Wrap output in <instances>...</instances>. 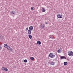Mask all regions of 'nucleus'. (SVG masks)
<instances>
[{"label":"nucleus","mask_w":73,"mask_h":73,"mask_svg":"<svg viewBox=\"0 0 73 73\" xmlns=\"http://www.w3.org/2000/svg\"><path fill=\"white\" fill-rule=\"evenodd\" d=\"M68 54L70 56H73V52L71 51H70L68 52Z\"/></svg>","instance_id":"f257e3e1"},{"label":"nucleus","mask_w":73,"mask_h":73,"mask_svg":"<svg viewBox=\"0 0 73 73\" xmlns=\"http://www.w3.org/2000/svg\"><path fill=\"white\" fill-rule=\"evenodd\" d=\"M49 56L50 58H53L55 56L54 54L53 53H50L49 54Z\"/></svg>","instance_id":"f03ea898"},{"label":"nucleus","mask_w":73,"mask_h":73,"mask_svg":"<svg viewBox=\"0 0 73 73\" xmlns=\"http://www.w3.org/2000/svg\"><path fill=\"white\" fill-rule=\"evenodd\" d=\"M0 39H1V40H5L4 37L1 35H0Z\"/></svg>","instance_id":"7ed1b4c3"},{"label":"nucleus","mask_w":73,"mask_h":73,"mask_svg":"<svg viewBox=\"0 0 73 73\" xmlns=\"http://www.w3.org/2000/svg\"><path fill=\"white\" fill-rule=\"evenodd\" d=\"M57 17L59 19H61L62 17V16L60 14H58L57 15Z\"/></svg>","instance_id":"20e7f679"},{"label":"nucleus","mask_w":73,"mask_h":73,"mask_svg":"<svg viewBox=\"0 0 73 73\" xmlns=\"http://www.w3.org/2000/svg\"><path fill=\"white\" fill-rule=\"evenodd\" d=\"M2 70H3V71H8V69L5 67H2L1 68Z\"/></svg>","instance_id":"39448f33"},{"label":"nucleus","mask_w":73,"mask_h":73,"mask_svg":"<svg viewBox=\"0 0 73 73\" xmlns=\"http://www.w3.org/2000/svg\"><path fill=\"white\" fill-rule=\"evenodd\" d=\"M4 46L5 48H6L7 49L8 48V47H9V46H8L7 44H5L4 45Z\"/></svg>","instance_id":"423d86ee"},{"label":"nucleus","mask_w":73,"mask_h":73,"mask_svg":"<svg viewBox=\"0 0 73 73\" xmlns=\"http://www.w3.org/2000/svg\"><path fill=\"white\" fill-rule=\"evenodd\" d=\"M40 27H41V28H42H42H43L44 29V28L45 27V25H44V24H42L41 25Z\"/></svg>","instance_id":"0eeeda50"},{"label":"nucleus","mask_w":73,"mask_h":73,"mask_svg":"<svg viewBox=\"0 0 73 73\" xmlns=\"http://www.w3.org/2000/svg\"><path fill=\"white\" fill-rule=\"evenodd\" d=\"M11 12L12 15H15V14H16V12H15V11H11Z\"/></svg>","instance_id":"6e6552de"},{"label":"nucleus","mask_w":73,"mask_h":73,"mask_svg":"<svg viewBox=\"0 0 73 73\" xmlns=\"http://www.w3.org/2000/svg\"><path fill=\"white\" fill-rule=\"evenodd\" d=\"M31 33H32V32L31 31L29 30H28V35H31Z\"/></svg>","instance_id":"1a4fd4ad"},{"label":"nucleus","mask_w":73,"mask_h":73,"mask_svg":"<svg viewBox=\"0 0 73 73\" xmlns=\"http://www.w3.org/2000/svg\"><path fill=\"white\" fill-rule=\"evenodd\" d=\"M33 26H30L29 27V30L30 31H32V30H33Z\"/></svg>","instance_id":"9d476101"},{"label":"nucleus","mask_w":73,"mask_h":73,"mask_svg":"<svg viewBox=\"0 0 73 73\" xmlns=\"http://www.w3.org/2000/svg\"><path fill=\"white\" fill-rule=\"evenodd\" d=\"M37 44L38 45H41V43L40 41H38L37 42Z\"/></svg>","instance_id":"9b49d317"},{"label":"nucleus","mask_w":73,"mask_h":73,"mask_svg":"<svg viewBox=\"0 0 73 73\" xmlns=\"http://www.w3.org/2000/svg\"><path fill=\"white\" fill-rule=\"evenodd\" d=\"M64 58L66 59V58L65 56H61L60 57V59H64Z\"/></svg>","instance_id":"f8f14e48"},{"label":"nucleus","mask_w":73,"mask_h":73,"mask_svg":"<svg viewBox=\"0 0 73 73\" xmlns=\"http://www.w3.org/2000/svg\"><path fill=\"white\" fill-rule=\"evenodd\" d=\"M50 64L52 65H54V62L51 61L50 62Z\"/></svg>","instance_id":"ddd939ff"},{"label":"nucleus","mask_w":73,"mask_h":73,"mask_svg":"<svg viewBox=\"0 0 73 73\" xmlns=\"http://www.w3.org/2000/svg\"><path fill=\"white\" fill-rule=\"evenodd\" d=\"M7 49H9V50L10 51H12V49L10 47H8V48Z\"/></svg>","instance_id":"4468645a"},{"label":"nucleus","mask_w":73,"mask_h":73,"mask_svg":"<svg viewBox=\"0 0 73 73\" xmlns=\"http://www.w3.org/2000/svg\"><path fill=\"white\" fill-rule=\"evenodd\" d=\"M45 11H46V10H45V9L44 8H42V11L43 12H44Z\"/></svg>","instance_id":"2eb2a0df"},{"label":"nucleus","mask_w":73,"mask_h":73,"mask_svg":"<svg viewBox=\"0 0 73 73\" xmlns=\"http://www.w3.org/2000/svg\"><path fill=\"white\" fill-rule=\"evenodd\" d=\"M32 35H29V37L30 38V39H32Z\"/></svg>","instance_id":"dca6fc26"},{"label":"nucleus","mask_w":73,"mask_h":73,"mask_svg":"<svg viewBox=\"0 0 73 73\" xmlns=\"http://www.w3.org/2000/svg\"><path fill=\"white\" fill-rule=\"evenodd\" d=\"M68 63H67V62H64V65H67Z\"/></svg>","instance_id":"f3484780"},{"label":"nucleus","mask_w":73,"mask_h":73,"mask_svg":"<svg viewBox=\"0 0 73 73\" xmlns=\"http://www.w3.org/2000/svg\"><path fill=\"white\" fill-rule=\"evenodd\" d=\"M30 59L32 60H33L35 59V58L33 57H30Z\"/></svg>","instance_id":"a211bd4d"},{"label":"nucleus","mask_w":73,"mask_h":73,"mask_svg":"<svg viewBox=\"0 0 73 73\" xmlns=\"http://www.w3.org/2000/svg\"><path fill=\"white\" fill-rule=\"evenodd\" d=\"M28 62V60H27V59H25L24 60V62Z\"/></svg>","instance_id":"6ab92c4d"},{"label":"nucleus","mask_w":73,"mask_h":73,"mask_svg":"<svg viewBox=\"0 0 73 73\" xmlns=\"http://www.w3.org/2000/svg\"><path fill=\"white\" fill-rule=\"evenodd\" d=\"M57 52H58V53H59H59H60V50H58Z\"/></svg>","instance_id":"aec40b11"},{"label":"nucleus","mask_w":73,"mask_h":73,"mask_svg":"<svg viewBox=\"0 0 73 73\" xmlns=\"http://www.w3.org/2000/svg\"><path fill=\"white\" fill-rule=\"evenodd\" d=\"M34 8L33 7H32L31 8V9H32V10H33V9Z\"/></svg>","instance_id":"412c9836"},{"label":"nucleus","mask_w":73,"mask_h":73,"mask_svg":"<svg viewBox=\"0 0 73 73\" xmlns=\"http://www.w3.org/2000/svg\"><path fill=\"white\" fill-rule=\"evenodd\" d=\"M28 27H27L26 29V31H28Z\"/></svg>","instance_id":"4be33fe9"},{"label":"nucleus","mask_w":73,"mask_h":73,"mask_svg":"<svg viewBox=\"0 0 73 73\" xmlns=\"http://www.w3.org/2000/svg\"><path fill=\"white\" fill-rule=\"evenodd\" d=\"M50 38H53V37L51 36H50Z\"/></svg>","instance_id":"5701e85b"},{"label":"nucleus","mask_w":73,"mask_h":73,"mask_svg":"<svg viewBox=\"0 0 73 73\" xmlns=\"http://www.w3.org/2000/svg\"><path fill=\"white\" fill-rule=\"evenodd\" d=\"M45 24H48V23L46 22L45 23Z\"/></svg>","instance_id":"b1692460"},{"label":"nucleus","mask_w":73,"mask_h":73,"mask_svg":"<svg viewBox=\"0 0 73 73\" xmlns=\"http://www.w3.org/2000/svg\"><path fill=\"white\" fill-rule=\"evenodd\" d=\"M56 59H57V57L56 58L55 60H56Z\"/></svg>","instance_id":"393cba45"},{"label":"nucleus","mask_w":73,"mask_h":73,"mask_svg":"<svg viewBox=\"0 0 73 73\" xmlns=\"http://www.w3.org/2000/svg\"><path fill=\"white\" fill-rule=\"evenodd\" d=\"M0 48H1V47L0 46V49L1 50V49H0Z\"/></svg>","instance_id":"a878e982"}]
</instances>
